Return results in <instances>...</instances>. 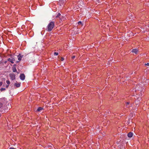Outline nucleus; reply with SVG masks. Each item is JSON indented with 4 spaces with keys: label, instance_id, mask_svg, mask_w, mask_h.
I'll return each mask as SVG.
<instances>
[{
    "label": "nucleus",
    "instance_id": "f257e3e1",
    "mask_svg": "<svg viewBox=\"0 0 149 149\" xmlns=\"http://www.w3.org/2000/svg\"><path fill=\"white\" fill-rule=\"evenodd\" d=\"M54 23L53 22H51L48 25L47 28V31H50L52 30L54 26Z\"/></svg>",
    "mask_w": 149,
    "mask_h": 149
},
{
    "label": "nucleus",
    "instance_id": "f03ea898",
    "mask_svg": "<svg viewBox=\"0 0 149 149\" xmlns=\"http://www.w3.org/2000/svg\"><path fill=\"white\" fill-rule=\"evenodd\" d=\"M9 76L11 80H14L15 79V75L13 74H10Z\"/></svg>",
    "mask_w": 149,
    "mask_h": 149
},
{
    "label": "nucleus",
    "instance_id": "7ed1b4c3",
    "mask_svg": "<svg viewBox=\"0 0 149 149\" xmlns=\"http://www.w3.org/2000/svg\"><path fill=\"white\" fill-rule=\"evenodd\" d=\"M25 76L23 74H22L20 75V79L22 80H23L25 79Z\"/></svg>",
    "mask_w": 149,
    "mask_h": 149
},
{
    "label": "nucleus",
    "instance_id": "20e7f679",
    "mask_svg": "<svg viewBox=\"0 0 149 149\" xmlns=\"http://www.w3.org/2000/svg\"><path fill=\"white\" fill-rule=\"evenodd\" d=\"M8 61H9L10 62L12 63H14V61H15V59L14 58L12 59H11L10 58H9L8 59Z\"/></svg>",
    "mask_w": 149,
    "mask_h": 149
},
{
    "label": "nucleus",
    "instance_id": "39448f33",
    "mask_svg": "<svg viewBox=\"0 0 149 149\" xmlns=\"http://www.w3.org/2000/svg\"><path fill=\"white\" fill-rule=\"evenodd\" d=\"M23 56H21L20 54H19L17 56L18 59L19 61H20L21 60V59L23 57Z\"/></svg>",
    "mask_w": 149,
    "mask_h": 149
},
{
    "label": "nucleus",
    "instance_id": "423d86ee",
    "mask_svg": "<svg viewBox=\"0 0 149 149\" xmlns=\"http://www.w3.org/2000/svg\"><path fill=\"white\" fill-rule=\"evenodd\" d=\"M132 52L134 53L135 54H136L138 52V50L137 49H133L132 50Z\"/></svg>",
    "mask_w": 149,
    "mask_h": 149
},
{
    "label": "nucleus",
    "instance_id": "0eeeda50",
    "mask_svg": "<svg viewBox=\"0 0 149 149\" xmlns=\"http://www.w3.org/2000/svg\"><path fill=\"white\" fill-rule=\"evenodd\" d=\"M64 3V1L63 0H60L59 1V3L61 5H63Z\"/></svg>",
    "mask_w": 149,
    "mask_h": 149
},
{
    "label": "nucleus",
    "instance_id": "6e6552de",
    "mask_svg": "<svg viewBox=\"0 0 149 149\" xmlns=\"http://www.w3.org/2000/svg\"><path fill=\"white\" fill-rule=\"evenodd\" d=\"M128 136L129 137L131 138L133 136V133L131 132H129L127 134Z\"/></svg>",
    "mask_w": 149,
    "mask_h": 149
},
{
    "label": "nucleus",
    "instance_id": "1a4fd4ad",
    "mask_svg": "<svg viewBox=\"0 0 149 149\" xmlns=\"http://www.w3.org/2000/svg\"><path fill=\"white\" fill-rule=\"evenodd\" d=\"M20 83H19L17 84V83H15V84L14 85L15 86L17 87L18 88L20 87Z\"/></svg>",
    "mask_w": 149,
    "mask_h": 149
},
{
    "label": "nucleus",
    "instance_id": "9d476101",
    "mask_svg": "<svg viewBox=\"0 0 149 149\" xmlns=\"http://www.w3.org/2000/svg\"><path fill=\"white\" fill-rule=\"evenodd\" d=\"M13 71L14 72H17V69L15 67H13L12 68Z\"/></svg>",
    "mask_w": 149,
    "mask_h": 149
},
{
    "label": "nucleus",
    "instance_id": "9b49d317",
    "mask_svg": "<svg viewBox=\"0 0 149 149\" xmlns=\"http://www.w3.org/2000/svg\"><path fill=\"white\" fill-rule=\"evenodd\" d=\"M43 109V108L41 107H39L37 109V111H40L41 110H42Z\"/></svg>",
    "mask_w": 149,
    "mask_h": 149
},
{
    "label": "nucleus",
    "instance_id": "f8f14e48",
    "mask_svg": "<svg viewBox=\"0 0 149 149\" xmlns=\"http://www.w3.org/2000/svg\"><path fill=\"white\" fill-rule=\"evenodd\" d=\"M130 103L129 102H127L125 103L126 106L127 107H130L128 106L129 105Z\"/></svg>",
    "mask_w": 149,
    "mask_h": 149
},
{
    "label": "nucleus",
    "instance_id": "ddd939ff",
    "mask_svg": "<svg viewBox=\"0 0 149 149\" xmlns=\"http://www.w3.org/2000/svg\"><path fill=\"white\" fill-rule=\"evenodd\" d=\"M61 14L60 13H58L56 17V18L59 17L61 16Z\"/></svg>",
    "mask_w": 149,
    "mask_h": 149
},
{
    "label": "nucleus",
    "instance_id": "4468645a",
    "mask_svg": "<svg viewBox=\"0 0 149 149\" xmlns=\"http://www.w3.org/2000/svg\"><path fill=\"white\" fill-rule=\"evenodd\" d=\"M6 83H7V84H8V85H9V84H10V81L9 80H7L6 81Z\"/></svg>",
    "mask_w": 149,
    "mask_h": 149
},
{
    "label": "nucleus",
    "instance_id": "2eb2a0df",
    "mask_svg": "<svg viewBox=\"0 0 149 149\" xmlns=\"http://www.w3.org/2000/svg\"><path fill=\"white\" fill-rule=\"evenodd\" d=\"M5 88H1L0 89V91H3L5 90Z\"/></svg>",
    "mask_w": 149,
    "mask_h": 149
},
{
    "label": "nucleus",
    "instance_id": "dca6fc26",
    "mask_svg": "<svg viewBox=\"0 0 149 149\" xmlns=\"http://www.w3.org/2000/svg\"><path fill=\"white\" fill-rule=\"evenodd\" d=\"M58 52H55L54 53V55L57 56L58 55Z\"/></svg>",
    "mask_w": 149,
    "mask_h": 149
},
{
    "label": "nucleus",
    "instance_id": "f3484780",
    "mask_svg": "<svg viewBox=\"0 0 149 149\" xmlns=\"http://www.w3.org/2000/svg\"><path fill=\"white\" fill-rule=\"evenodd\" d=\"M2 106H3L2 104L0 102V108H1V107H2Z\"/></svg>",
    "mask_w": 149,
    "mask_h": 149
},
{
    "label": "nucleus",
    "instance_id": "a211bd4d",
    "mask_svg": "<svg viewBox=\"0 0 149 149\" xmlns=\"http://www.w3.org/2000/svg\"><path fill=\"white\" fill-rule=\"evenodd\" d=\"M78 24L79 25H80L82 24L81 22V21H79L78 22Z\"/></svg>",
    "mask_w": 149,
    "mask_h": 149
},
{
    "label": "nucleus",
    "instance_id": "6ab92c4d",
    "mask_svg": "<svg viewBox=\"0 0 149 149\" xmlns=\"http://www.w3.org/2000/svg\"><path fill=\"white\" fill-rule=\"evenodd\" d=\"M61 61H63L64 60V58L63 57H61Z\"/></svg>",
    "mask_w": 149,
    "mask_h": 149
},
{
    "label": "nucleus",
    "instance_id": "aec40b11",
    "mask_svg": "<svg viewBox=\"0 0 149 149\" xmlns=\"http://www.w3.org/2000/svg\"><path fill=\"white\" fill-rule=\"evenodd\" d=\"M3 84V82H0V86H1Z\"/></svg>",
    "mask_w": 149,
    "mask_h": 149
},
{
    "label": "nucleus",
    "instance_id": "412c9836",
    "mask_svg": "<svg viewBox=\"0 0 149 149\" xmlns=\"http://www.w3.org/2000/svg\"><path fill=\"white\" fill-rule=\"evenodd\" d=\"M145 65H149V63H147L145 64Z\"/></svg>",
    "mask_w": 149,
    "mask_h": 149
},
{
    "label": "nucleus",
    "instance_id": "4be33fe9",
    "mask_svg": "<svg viewBox=\"0 0 149 149\" xmlns=\"http://www.w3.org/2000/svg\"><path fill=\"white\" fill-rule=\"evenodd\" d=\"M72 59H74L75 58V56H72Z\"/></svg>",
    "mask_w": 149,
    "mask_h": 149
},
{
    "label": "nucleus",
    "instance_id": "5701e85b",
    "mask_svg": "<svg viewBox=\"0 0 149 149\" xmlns=\"http://www.w3.org/2000/svg\"><path fill=\"white\" fill-rule=\"evenodd\" d=\"M9 149H16L15 148H10Z\"/></svg>",
    "mask_w": 149,
    "mask_h": 149
},
{
    "label": "nucleus",
    "instance_id": "b1692460",
    "mask_svg": "<svg viewBox=\"0 0 149 149\" xmlns=\"http://www.w3.org/2000/svg\"><path fill=\"white\" fill-rule=\"evenodd\" d=\"M7 62V61H6L4 62V63H6Z\"/></svg>",
    "mask_w": 149,
    "mask_h": 149
},
{
    "label": "nucleus",
    "instance_id": "393cba45",
    "mask_svg": "<svg viewBox=\"0 0 149 149\" xmlns=\"http://www.w3.org/2000/svg\"><path fill=\"white\" fill-rule=\"evenodd\" d=\"M9 85H8L6 86V87L7 88L8 87V86H9Z\"/></svg>",
    "mask_w": 149,
    "mask_h": 149
},
{
    "label": "nucleus",
    "instance_id": "a878e982",
    "mask_svg": "<svg viewBox=\"0 0 149 149\" xmlns=\"http://www.w3.org/2000/svg\"><path fill=\"white\" fill-rule=\"evenodd\" d=\"M2 62H1V61H0V64H2Z\"/></svg>",
    "mask_w": 149,
    "mask_h": 149
}]
</instances>
